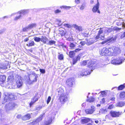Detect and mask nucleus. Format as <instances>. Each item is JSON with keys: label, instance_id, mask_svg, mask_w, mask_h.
<instances>
[{"label": "nucleus", "instance_id": "f257e3e1", "mask_svg": "<svg viewBox=\"0 0 125 125\" xmlns=\"http://www.w3.org/2000/svg\"><path fill=\"white\" fill-rule=\"evenodd\" d=\"M96 64L93 61H90L88 64V68H89L83 69L82 71L83 76H86L90 74L92 72V69H94L96 68Z\"/></svg>", "mask_w": 125, "mask_h": 125}, {"label": "nucleus", "instance_id": "f03ea898", "mask_svg": "<svg viewBox=\"0 0 125 125\" xmlns=\"http://www.w3.org/2000/svg\"><path fill=\"white\" fill-rule=\"evenodd\" d=\"M37 75L35 73L30 75L29 77H27L25 79V83L29 85L32 84L37 82Z\"/></svg>", "mask_w": 125, "mask_h": 125}, {"label": "nucleus", "instance_id": "7ed1b4c3", "mask_svg": "<svg viewBox=\"0 0 125 125\" xmlns=\"http://www.w3.org/2000/svg\"><path fill=\"white\" fill-rule=\"evenodd\" d=\"M101 55L102 56L113 55V48L108 49L106 48H103L101 52L100 53Z\"/></svg>", "mask_w": 125, "mask_h": 125}, {"label": "nucleus", "instance_id": "20e7f679", "mask_svg": "<svg viewBox=\"0 0 125 125\" xmlns=\"http://www.w3.org/2000/svg\"><path fill=\"white\" fill-rule=\"evenodd\" d=\"M103 31L102 28H100L98 32V35L94 36V39L96 41L103 40L104 38V35L103 34Z\"/></svg>", "mask_w": 125, "mask_h": 125}, {"label": "nucleus", "instance_id": "39448f33", "mask_svg": "<svg viewBox=\"0 0 125 125\" xmlns=\"http://www.w3.org/2000/svg\"><path fill=\"white\" fill-rule=\"evenodd\" d=\"M28 12V10H20L18 12L20 15L15 17L14 18V20H17L18 19H21L23 17V15L27 13Z\"/></svg>", "mask_w": 125, "mask_h": 125}, {"label": "nucleus", "instance_id": "423d86ee", "mask_svg": "<svg viewBox=\"0 0 125 125\" xmlns=\"http://www.w3.org/2000/svg\"><path fill=\"white\" fill-rule=\"evenodd\" d=\"M17 106L18 105L16 103L12 102L6 104L5 106V108L6 110H8L12 109Z\"/></svg>", "mask_w": 125, "mask_h": 125}, {"label": "nucleus", "instance_id": "0eeeda50", "mask_svg": "<svg viewBox=\"0 0 125 125\" xmlns=\"http://www.w3.org/2000/svg\"><path fill=\"white\" fill-rule=\"evenodd\" d=\"M15 96L11 93L6 94L4 97V99L6 102L9 100H12L15 99Z\"/></svg>", "mask_w": 125, "mask_h": 125}, {"label": "nucleus", "instance_id": "6e6552de", "mask_svg": "<svg viewBox=\"0 0 125 125\" xmlns=\"http://www.w3.org/2000/svg\"><path fill=\"white\" fill-rule=\"evenodd\" d=\"M36 24L35 23L30 24L27 26L23 28L22 29L23 31L24 32H27L33 28L36 27Z\"/></svg>", "mask_w": 125, "mask_h": 125}, {"label": "nucleus", "instance_id": "1a4fd4ad", "mask_svg": "<svg viewBox=\"0 0 125 125\" xmlns=\"http://www.w3.org/2000/svg\"><path fill=\"white\" fill-rule=\"evenodd\" d=\"M97 3L93 7L92 11L94 13H95L97 12V13L100 14L101 12L99 9L100 4L98 1V0H97Z\"/></svg>", "mask_w": 125, "mask_h": 125}, {"label": "nucleus", "instance_id": "9d476101", "mask_svg": "<svg viewBox=\"0 0 125 125\" xmlns=\"http://www.w3.org/2000/svg\"><path fill=\"white\" fill-rule=\"evenodd\" d=\"M123 62L122 59L121 58H119L112 60V61L111 63L115 65H117L122 64Z\"/></svg>", "mask_w": 125, "mask_h": 125}, {"label": "nucleus", "instance_id": "9b49d317", "mask_svg": "<svg viewBox=\"0 0 125 125\" xmlns=\"http://www.w3.org/2000/svg\"><path fill=\"white\" fill-rule=\"evenodd\" d=\"M16 85L18 88H20L22 86L23 82L20 77L18 76L16 78Z\"/></svg>", "mask_w": 125, "mask_h": 125}, {"label": "nucleus", "instance_id": "f8f14e48", "mask_svg": "<svg viewBox=\"0 0 125 125\" xmlns=\"http://www.w3.org/2000/svg\"><path fill=\"white\" fill-rule=\"evenodd\" d=\"M43 115H41L40 117L35 121H33L32 123H30L28 125H38V122L41 121L42 119Z\"/></svg>", "mask_w": 125, "mask_h": 125}, {"label": "nucleus", "instance_id": "ddd939ff", "mask_svg": "<svg viewBox=\"0 0 125 125\" xmlns=\"http://www.w3.org/2000/svg\"><path fill=\"white\" fill-rule=\"evenodd\" d=\"M116 38L115 36L113 37H110L107 38L106 40L102 42L101 44H104L106 42H110L112 41H115Z\"/></svg>", "mask_w": 125, "mask_h": 125}, {"label": "nucleus", "instance_id": "4468645a", "mask_svg": "<svg viewBox=\"0 0 125 125\" xmlns=\"http://www.w3.org/2000/svg\"><path fill=\"white\" fill-rule=\"evenodd\" d=\"M95 107L93 106H92L91 107V109H86L85 110V111L86 113L87 114H92L95 111Z\"/></svg>", "mask_w": 125, "mask_h": 125}, {"label": "nucleus", "instance_id": "2eb2a0df", "mask_svg": "<svg viewBox=\"0 0 125 125\" xmlns=\"http://www.w3.org/2000/svg\"><path fill=\"white\" fill-rule=\"evenodd\" d=\"M59 99L60 102L63 103L67 100V97L66 95L63 94L60 96Z\"/></svg>", "mask_w": 125, "mask_h": 125}, {"label": "nucleus", "instance_id": "dca6fc26", "mask_svg": "<svg viewBox=\"0 0 125 125\" xmlns=\"http://www.w3.org/2000/svg\"><path fill=\"white\" fill-rule=\"evenodd\" d=\"M74 81L71 78H69L67 80L66 83V84L69 87H72Z\"/></svg>", "mask_w": 125, "mask_h": 125}, {"label": "nucleus", "instance_id": "f3484780", "mask_svg": "<svg viewBox=\"0 0 125 125\" xmlns=\"http://www.w3.org/2000/svg\"><path fill=\"white\" fill-rule=\"evenodd\" d=\"M110 113L111 116L113 117H116L119 116L120 115L119 112H116L115 111H111Z\"/></svg>", "mask_w": 125, "mask_h": 125}, {"label": "nucleus", "instance_id": "a211bd4d", "mask_svg": "<svg viewBox=\"0 0 125 125\" xmlns=\"http://www.w3.org/2000/svg\"><path fill=\"white\" fill-rule=\"evenodd\" d=\"M31 117V116L29 114H27L22 116L21 119L23 120H26L29 119Z\"/></svg>", "mask_w": 125, "mask_h": 125}, {"label": "nucleus", "instance_id": "6ab92c4d", "mask_svg": "<svg viewBox=\"0 0 125 125\" xmlns=\"http://www.w3.org/2000/svg\"><path fill=\"white\" fill-rule=\"evenodd\" d=\"M6 77L4 75H0V84H2L5 81Z\"/></svg>", "mask_w": 125, "mask_h": 125}, {"label": "nucleus", "instance_id": "aec40b11", "mask_svg": "<svg viewBox=\"0 0 125 125\" xmlns=\"http://www.w3.org/2000/svg\"><path fill=\"white\" fill-rule=\"evenodd\" d=\"M86 40H87V42H86V44L87 45H91L94 42H96L97 41H96L95 39H94L93 40L91 39L90 40H87V39H86Z\"/></svg>", "mask_w": 125, "mask_h": 125}, {"label": "nucleus", "instance_id": "412c9836", "mask_svg": "<svg viewBox=\"0 0 125 125\" xmlns=\"http://www.w3.org/2000/svg\"><path fill=\"white\" fill-rule=\"evenodd\" d=\"M7 65L5 63H2L0 64V71L1 69H7Z\"/></svg>", "mask_w": 125, "mask_h": 125}, {"label": "nucleus", "instance_id": "4be33fe9", "mask_svg": "<svg viewBox=\"0 0 125 125\" xmlns=\"http://www.w3.org/2000/svg\"><path fill=\"white\" fill-rule=\"evenodd\" d=\"M114 52L116 53L117 54H119L120 52V50L119 48L115 46L114 48Z\"/></svg>", "mask_w": 125, "mask_h": 125}, {"label": "nucleus", "instance_id": "5701e85b", "mask_svg": "<svg viewBox=\"0 0 125 125\" xmlns=\"http://www.w3.org/2000/svg\"><path fill=\"white\" fill-rule=\"evenodd\" d=\"M48 40V39L45 36H42L41 41L44 43H46V41Z\"/></svg>", "mask_w": 125, "mask_h": 125}, {"label": "nucleus", "instance_id": "b1692460", "mask_svg": "<svg viewBox=\"0 0 125 125\" xmlns=\"http://www.w3.org/2000/svg\"><path fill=\"white\" fill-rule=\"evenodd\" d=\"M116 25L118 26L122 25L123 29H124L125 28V24L124 22H122L120 21H118L116 22Z\"/></svg>", "mask_w": 125, "mask_h": 125}, {"label": "nucleus", "instance_id": "393cba45", "mask_svg": "<svg viewBox=\"0 0 125 125\" xmlns=\"http://www.w3.org/2000/svg\"><path fill=\"white\" fill-rule=\"evenodd\" d=\"M90 120L89 119L85 118L82 119L81 121V123L83 124H84L88 123Z\"/></svg>", "mask_w": 125, "mask_h": 125}, {"label": "nucleus", "instance_id": "a878e982", "mask_svg": "<svg viewBox=\"0 0 125 125\" xmlns=\"http://www.w3.org/2000/svg\"><path fill=\"white\" fill-rule=\"evenodd\" d=\"M73 26L75 28L79 31H82V27L78 26L76 24H74Z\"/></svg>", "mask_w": 125, "mask_h": 125}, {"label": "nucleus", "instance_id": "bb28decb", "mask_svg": "<svg viewBox=\"0 0 125 125\" xmlns=\"http://www.w3.org/2000/svg\"><path fill=\"white\" fill-rule=\"evenodd\" d=\"M58 94L59 95L61 96L62 95H63L64 94V91L63 89L61 88H59L58 90Z\"/></svg>", "mask_w": 125, "mask_h": 125}, {"label": "nucleus", "instance_id": "cd10ccee", "mask_svg": "<svg viewBox=\"0 0 125 125\" xmlns=\"http://www.w3.org/2000/svg\"><path fill=\"white\" fill-rule=\"evenodd\" d=\"M125 105V103L122 102H119L116 104V106L119 107H122Z\"/></svg>", "mask_w": 125, "mask_h": 125}, {"label": "nucleus", "instance_id": "c85d7f7f", "mask_svg": "<svg viewBox=\"0 0 125 125\" xmlns=\"http://www.w3.org/2000/svg\"><path fill=\"white\" fill-rule=\"evenodd\" d=\"M34 42L33 41H30L28 44H27V45L28 46H31L34 45Z\"/></svg>", "mask_w": 125, "mask_h": 125}, {"label": "nucleus", "instance_id": "c756f323", "mask_svg": "<svg viewBox=\"0 0 125 125\" xmlns=\"http://www.w3.org/2000/svg\"><path fill=\"white\" fill-rule=\"evenodd\" d=\"M58 59L60 60H62L63 59V54H60L59 53V54L58 55Z\"/></svg>", "mask_w": 125, "mask_h": 125}, {"label": "nucleus", "instance_id": "7c9ffc66", "mask_svg": "<svg viewBox=\"0 0 125 125\" xmlns=\"http://www.w3.org/2000/svg\"><path fill=\"white\" fill-rule=\"evenodd\" d=\"M125 84L121 85L119 86L118 87V90H123L125 87Z\"/></svg>", "mask_w": 125, "mask_h": 125}, {"label": "nucleus", "instance_id": "2f4dec72", "mask_svg": "<svg viewBox=\"0 0 125 125\" xmlns=\"http://www.w3.org/2000/svg\"><path fill=\"white\" fill-rule=\"evenodd\" d=\"M80 57L79 56V55L77 56L76 58L75 59V60H76V61H75V59H73V64H74L75 63H76L77 62L78 60H80Z\"/></svg>", "mask_w": 125, "mask_h": 125}, {"label": "nucleus", "instance_id": "473e14b6", "mask_svg": "<svg viewBox=\"0 0 125 125\" xmlns=\"http://www.w3.org/2000/svg\"><path fill=\"white\" fill-rule=\"evenodd\" d=\"M33 39L36 42H38L41 41V38L37 37H35Z\"/></svg>", "mask_w": 125, "mask_h": 125}, {"label": "nucleus", "instance_id": "72a5a7b5", "mask_svg": "<svg viewBox=\"0 0 125 125\" xmlns=\"http://www.w3.org/2000/svg\"><path fill=\"white\" fill-rule=\"evenodd\" d=\"M107 112V111L106 109H102L100 110L99 111V113L101 114H105Z\"/></svg>", "mask_w": 125, "mask_h": 125}, {"label": "nucleus", "instance_id": "f704fd0d", "mask_svg": "<svg viewBox=\"0 0 125 125\" xmlns=\"http://www.w3.org/2000/svg\"><path fill=\"white\" fill-rule=\"evenodd\" d=\"M120 97L121 99L124 98L125 97V93L122 92L120 94Z\"/></svg>", "mask_w": 125, "mask_h": 125}, {"label": "nucleus", "instance_id": "c9c22d12", "mask_svg": "<svg viewBox=\"0 0 125 125\" xmlns=\"http://www.w3.org/2000/svg\"><path fill=\"white\" fill-rule=\"evenodd\" d=\"M56 42L53 40L49 41L48 43V44L52 45L53 44H55Z\"/></svg>", "mask_w": 125, "mask_h": 125}, {"label": "nucleus", "instance_id": "e433bc0d", "mask_svg": "<svg viewBox=\"0 0 125 125\" xmlns=\"http://www.w3.org/2000/svg\"><path fill=\"white\" fill-rule=\"evenodd\" d=\"M69 46L72 49H74V48L75 47V45L73 43L71 42H70Z\"/></svg>", "mask_w": 125, "mask_h": 125}, {"label": "nucleus", "instance_id": "4c0bfd02", "mask_svg": "<svg viewBox=\"0 0 125 125\" xmlns=\"http://www.w3.org/2000/svg\"><path fill=\"white\" fill-rule=\"evenodd\" d=\"M74 55V52L73 51H71L69 52V56L70 57H73Z\"/></svg>", "mask_w": 125, "mask_h": 125}, {"label": "nucleus", "instance_id": "58836bf2", "mask_svg": "<svg viewBox=\"0 0 125 125\" xmlns=\"http://www.w3.org/2000/svg\"><path fill=\"white\" fill-rule=\"evenodd\" d=\"M44 107V106L42 105V106L39 105L36 108V110L38 111H39L43 107Z\"/></svg>", "mask_w": 125, "mask_h": 125}, {"label": "nucleus", "instance_id": "ea45409f", "mask_svg": "<svg viewBox=\"0 0 125 125\" xmlns=\"http://www.w3.org/2000/svg\"><path fill=\"white\" fill-rule=\"evenodd\" d=\"M112 29L113 30L118 31L121 30V28H118L117 27H113Z\"/></svg>", "mask_w": 125, "mask_h": 125}, {"label": "nucleus", "instance_id": "a19ab883", "mask_svg": "<svg viewBox=\"0 0 125 125\" xmlns=\"http://www.w3.org/2000/svg\"><path fill=\"white\" fill-rule=\"evenodd\" d=\"M52 122V119H51L50 118L48 121L46 122L45 123V124L46 125H49L51 124Z\"/></svg>", "mask_w": 125, "mask_h": 125}, {"label": "nucleus", "instance_id": "79ce46f5", "mask_svg": "<svg viewBox=\"0 0 125 125\" xmlns=\"http://www.w3.org/2000/svg\"><path fill=\"white\" fill-rule=\"evenodd\" d=\"M64 25L68 28H70L72 27L71 25L69 24H64Z\"/></svg>", "mask_w": 125, "mask_h": 125}, {"label": "nucleus", "instance_id": "37998d69", "mask_svg": "<svg viewBox=\"0 0 125 125\" xmlns=\"http://www.w3.org/2000/svg\"><path fill=\"white\" fill-rule=\"evenodd\" d=\"M80 7V9L81 10H83L85 7V5L84 4H83L81 7L79 6Z\"/></svg>", "mask_w": 125, "mask_h": 125}, {"label": "nucleus", "instance_id": "c03bdc74", "mask_svg": "<svg viewBox=\"0 0 125 125\" xmlns=\"http://www.w3.org/2000/svg\"><path fill=\"white\" fill-rule=\"evenodd\" d=\"M87 64V62L86 61H82L81 62V64L82 66H84Z\"/></svg>", "mask_w": 125, "mask_h": 125}, {"label": "nucleus", "instance_id": "a18cd8bd", "mask_svg": "<svg viewBox=\"0 0 125 125\" xmlns=\"http://www.w3.org/2000/svg\"><path fill=\"white\" fill-rule=\"evenodd\" d=\"M94 100V98L92 97L88 100V101H89L90 102H93Z\"/></svg>", "mask_w": 125, "mask_h": 125}, {"label": "nucleus", "instance_id": "49530a36", "mask_svg": "<svg viewBox=\"0 0 125 125\" xmlns=\"http://www.w3.org/2000/svg\"><path fill=\"white\" fill-rule=\"evenodd\" d=\"M71 7L70 6H62L61 7V8H63L66 9H70Z\"/></svg>", "mask_w": 125, "mask_h": 125}, {"label": "nucleus", "instance_id": "de8ad7c7", "mask_svg": "<svg viewBox=\"0 0 125 125\" xmlns=\"http://www.w3.org/2000/svg\"><path fill=\"white\" fill-rule=\"evenodd\" d=\"M67 40L68 41H72L73 40V38L72 36H69L68 38H67Z\"/></svg>", "mask_w": 125, "mask_h": 125}, {"label": "nucleus", "instance_id": "09e8293b", "mask_svg": "<svg viewBox=\"0 0 125 125\" xmlns=\"http://www.w3.org/2000/svg\"><path fill=\"white\" fill-rule=\"evenodd\" d=\"M38 99L37 97L35 96L32 100L35 103L38 100Z\"/></svg>", "mask_w": 125, "mask_h": 125}, {"label": "nucleus", "instance_id": "8fccbe9b", "mask_svg": "<svg viewBox=\"0 0 125 125\" xmlns=\"http://www.w3.org/2000/svg\"><path fill=\"white\" fill-rule=\"evenodd\" d=\"M88 34H87L85 33H83L82 34V35L84 37H88Z\"/></svg>", "mask_w": 125, "mask_h": 125}, {"label": "nucleus", "instance_id": "3c124183", "mask_svg": "<svg viewBox=\"0 0 125 125\" xmlns=\"http://www.w3.org/2000/svg\"><path fill=\"white\" fill-rule=\"evenodd\" d=\"M60 45L62 46L63 49H64V48H65L66 49L67 48V47L66 45H64L63 43Z\"/></svg>", "mask_w": 125, "mask_h": 125}, {"label": "nucleus", "instance_id": "603ef678", "mask_svg": "<svg viewBox=\"0 0 125 125\" xmlns=\"http://www.w3.org/2000/svg\"><path fill=\"white\" fill-rule=\"evenodd\" d=\"M51 99V98L50 96H49L48 97V98L47 99V104H48Z\"/></svg>", "mask_w": 125, "mask_h": 125}, {"label": "nucleus", "instance_id": "864d4df0", "mask_svg": "<svg viewBox=\"0 0 125 125\" xmlns=\"http://www.w3.org/2000/svg\"><path fill=\"white\" fill-rule=\"evenodd\" d=\"M86 43L85 42L83 41H81L80 43V44H81V45L82 46H84L85 45V44Z\"/></svg>", "mask_w": 125, "mask_h": 125}, {"label": "nucleus", "instance_id": "5fc2aeb1", "mask_svg": "<svg viewBox=\"0 0 125 125\" xmlns=\"http://www.w3.org/2000/svg\"><path fill=\"white\" fill-rule=\"evenodd\" d=\"M40 72L42 73H45V70L43 69H40Z\"/></svg>", "mask_w": 125, "mask_h": 125}, {"label": "nucleus", "instance_id": "6e6d98bb", "mask_svg": "<svg viewBox=\"0 0 125 125\" xmlns=\"http://www.w3.org/2000/svg\"><path fill=\"white\" fill-rule=\"evenodd\" d=\"M34 103H35V102H34V101L32 100V101L29 104L30 107H31V106L33 105Z\"/></svg>", "mask_w": 125, "mask_h": 125}, {"label": "nucleus", "instance_id": "4d7b16f0", "mask_svg": "<svg viewBox=\"0 0 125 125\" xmlns=\"http://www.w3.org/2000/svg\"><path fill=\"white\" fill-rule=\"evenodd\" d=\"M114 105L113 104L110 105L108 107V108L111 109L113 108Z\"/></svg>", "mask_w": 125, "mask_h": 125}, {"label": "nucleus", "instance_id": "13d9d810", "mask_svg": "<svg viewBox=\"0 0 125 125\" xmlns=\"http://www.w3.org/2000/svg\"><path fill=\"white\" fill-rule=\"evenodd\" d=\"M125 37V32H124L122 35L121 37V38H123Z\"/></svg>", "mask_w": 125, "mask_h": 125}, {"label": "nucleus", "instance_id": "bf43d9fd", "mask_svg": "<svg viewBox=\"0 0 125 125\" xmlns=\"http://www.w3.org/2000/svg\"><path fill=\"white\" fill-rule=\"evenodd\" d=\"M101 94L103 96H104L106 94V93L105 91L101 92Z\"/></svg>", "mask_w": 125, "mask_h": 125}, {"label": "nucleus", "instance_id": "052dcab7", "mask_svg": "<svg viewBox=\"0 0 125 125\" xmlns=\"http://www.w3.org/2000/svg\"><path fill=\"white\" fill-rule=\"evenodd\" d=\"M61 12V10H59L58 9L57 10H55V13H58L59 12Z\"/></svg>", "mask_w": 125, "mask_h": 125}, {"label": "nucleus", "instance_id": "680f3d73", "mask_svg": "<svg viewBox=\"0 0 125 125\" xmlns=\"http://www.w3.org/2000/svg\"><path fill=\"white\" fill-rule=\"evenodd\" d=\"M22 116H21V115H18L17 116V117L18 118H22Z\"/></svg>", "mask_w": 125, "mask_h": 125}, {"label": "nucleus", "instance_id": "e2e57ef3", "mask_svg": "<svg viewBox=\"0 0 125 125\" xmlns=\"http://www.w3.org/2000/svg\"><path fill=\"white\" fill-rule=\"evenodd\" d=\"M75 2L77 4L79 3H80V0H75Z\"/></svg>", "mask_w": 125, "mask_h": 125}, {"label": "nucleus", "instance_id": "0e129e2a", "mask_svg": "<svg viewBox=\"0 0 125 125\" xmlns=\"http://www.w3.org/2000/svg\"><path fill=\"white\" fill-rule=\"evenodd\" d=\"M81 50V49H76L75 50V52H78L80 51V50Z\"/></svg>", "mask_w": 125, "mask_h": 125}, {"label": "nucleus", "instance_id": "69168bd1", "mask_svg": "<svg viewBox=\"0 0 125 125\" xmlns=\"http://www.w3.org/2000/svg\"><path fill=\"white\" fill-rule=\"evenodd\" d=\"M102 101H101V103H104V98H103L102 100Z\"/></svg>", "mask_w": 125, "mask_h": 125}, {"label": "nucleus", "instance_id": "338daca9", "mask_svg": "<svg viewBox=\"0 0 125 125\" xmlns=\"http://www.w3.org/2000/svg\"><path fill=\"white\" fill-rule=\"evenodd\" d=\"M29 40V39L28 38H27L26 39H24V41L25 42H26L27 41Z\"/></svg>", "mask_w": 125, "mask_h": 125}, {"label": "nucleus", "instance_id": "774afa93", "mask_svg": "<svg viewBox=\"0 0 125 125\" xmlns=\"http://www.w3.org/2000/svg\"><path fill=\"white\" fill-rule=\"evenodd\" d=\"M115 98L114 97H113L111 99V100L113 101L115 100Z\"/></svg>", "mask_w": 125, "mask_h": 125}]
</instances>
